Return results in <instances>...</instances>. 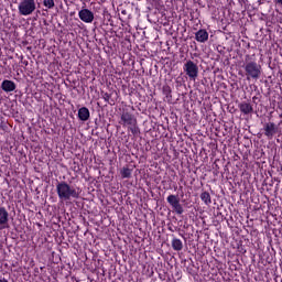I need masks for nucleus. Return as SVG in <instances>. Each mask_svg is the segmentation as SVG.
Here are the masks:
<instances>
[{
  "mask_svg": "<svg viewBox=\"0 0 282 282\" xmlns=\"http://www.w3.org/2000/svg\"><path fill=\"white\" fill-rule=\"evenodd\" d=\"M78 17L80 21H84V23H93L94 22V12H91L88 9H82L78 12Z\"/></svg>",
  "mask_w": 282,
  "mask_h": 282,
  "instance_id": "5",
  "label": "nucleus"
},
{
  "mask_svg": "<svg viewBox=\"0 0 282 282\" xmlns=\"http://www.w3.org/2000/svg\"><path fill=\"white\" fill-rule=\"evenodd\" d=\"M239 109H240L241 113H245V116H248V113H252V111H253L252 105H250L248 102H241L239 105Z\"/></svg>",
  "mask_w": 282,
  "mask_h": 282,
  "instance_id": "11",
  "label": "nucleus"
},
{
  "mask_svg": "<svg viewBox=\"0 0 282 282\" xmlns=\"http://www.w3.org/2000/svg\"><path fill=\"white\" fill-rule=\"evenodd\" d=\"M189 78H197V72H187Z\"/></svg>",
  "mask_w": 282,
  "mask_h": 282,
  "instance_id": "20",
  "label": "nucleus"
},
{
  "mask_svg": "<svg viewBox=\"0 0 282 282\" xmlns=\"http://www.w3.org/2000/svg\"><path fill=\"white\" fill-rule=\"evenodd\" d=\"M121 177L123 178L131 177V170L128 167H123L121 170Z\"/></svg>",
  "mask_w": 282,
  "mask_h": 282,
  "instance_id": "17",
  "label": "nucleus"
},
{
  "mask_svg": "<svg viewBox=\"0 0 282 282\" xmlns=\"http://www.w3.org/2000/svg\"><path fill=\"white\" fill-rule=\"evenodd\" d=\"M3 91L10 93V91H14V89H17V85L14 84V82L12 80H3L2 85H1Z\"/></svg>",
  "mask_w": 282,
  "mask_h": 282,
  "instance_id": "8",
  "label": "nucleus"
},
{
  "mask_svg": "<svg viewBox=\"0 0 282 282\" xmlns=\"http://www.w3.org/2000/svg\"><path fill=\"white\" fill-rule=\"evenodd\" d=\"M264 135L268 137L269 140H272V138H274V135H276V124H274V122H269L264 124Z\"/></svg>",
  "mask_w": 282,
  "mask_h": 282,
  "instance_id": "7",
  "label": "nucleus"
},
{
  "mask_svg": "<svg viewBox=\"0 0 282 282\" xmlns=\"http://www.w3.org/2000/svg\"><path fill=\"white\" fill-rule=\"evenodd\" d=\"M172 248L173 250L180 251L182 250V248H184V243H182V241L177 238H174L172 240Z\"/></svg>",
  "mask_w": 282,
  "mask_h": 282,
  "instance_id": "13",
  "label": "nucleus"
},
{
  "mask_svg": "<svg viewBox=\"0 0 282 282\" xmlns=\"http://www.w3.org/2000/svg\"><path fill=\"white\" fill-rule=\"evenodd\" d=\"M56 193L61 202L80 198V187H72L67 182H59L56 185Z\"/></svg>",
  "mask_w": 282,
  "mask_h": 282,
  "instance_id": "1",
  "label": "nucleus"
},
{
  "mask_svg": "<svg viewBox=\"0 0 282 282\" xmlns=\"http://www.w3.org/2000/svg\"><path fill=\"white\" fill-rule=\"evenodd\" d=\"M200 199H202V202H204V204H206L207 206L213 203V200L210 199V194H209L208 192L202 193V194H200Z\"/></svg>",
  "mask_w": 282,
  "mask_h": 282,
  "instance_id": "14",
  "label": "nucleus"
},
{
  "mask_svg": "<svg viewBox=\"0 0 282 282\" xmlns=\"http://www.w3.org/2000/svg\"><path fill=\"white\" fill-rule=\"evenodd\" d=\"M36 10V2L34 0H22L19 4V12L22 17H29Z\"/></svg>",
  "mask_w": 282,
  "mask_h": 282,
  "instance_id": "2",
  "label": "nucleus"
},
{
  "mask_svg": "<svg viewBox=\"0 0 282 282\" xmlns=\"http://www.w3.org/2000/svg\"><path fill=\"white\" fill-rule=\"evenodd\" d=\"M44 6L48 9L54 8V0H44Z\"/></svg>",
  "mask_w": 282,
  "mask_h": 282,
  "instance_id": "19",
  "label": "nucleus"
},
{
  "mask_svg": "<svg viewBox=\"0 0 282 282\" xmlns=\"http://www.w3.org/2000/svg\"><path fill=\"white\" fill-rule=\"evenodd\" d=\"M0 282H8V280H6V279H1V280H0Z\"/></svg>",
  "mask_w": 282,
  "mask_h": 282,
  "instance_id": "23",
  "label": "nucleus"
},
{
  "mask_svg": "<svg viewBox=\"0 0 282 282\" xmlns=\"http://www.w3.org/2000/svg\"><path fill=\"white\" fill-rule=\"evenodd\" d=\"M167 204L172 206L173 210L176 215H182L184 213V207H182V204H180V197L175 195L167 196Z\"/></svg>",
  "mask_w": 282,
  "mask_h": 282,
  "instance_id": "3",
  "label": "nucleus"
},
{
  "mask_svg": "<svg viewBox=\"0 0 282 282\" xmlns=\"http://www.w3.org/2000/svg\"><path fill=\"white\" fill-rule=\"evenodd\" d=\"M250 74V76L252 77V78H259V73L258 72H251V73H249Z\"/></svg>",
  "mask_w": 282,
  "mask_h": 282,
  "instance_id": "21",
  "label": "nucleus"
},
{
  "mask_svg": "<svg viewBox=\"0 0 282 282\" xmlns=\"http://www.w3.org/2000/svg\"><path fill=\"white\" fill-rule=\"evenodd\" d=\"M162 91H163V96H165L166 100L171 101V98H173L171 96V93H172L171 87L170 86H163Z\"/></svg>",
  "mask_w": 282,
  "mask_h": 282,
  "instance_id": "15",
  "label": "nucleus"
},
{
  "mask_svg": "<svg viewBox=\"0 0 282 282\" xmlns=\"http://www.w3.org/2000/svg\"><path fill=\"white\" fill-rule=\"evenodd\" d=\"M196 41H198V43H206V41H208V32L206 30H199L196 33Z\"/></svg>",
  "mask_w": 282,
  "mask_h": 282,
  "instance_id": "10",
  "label": "nucleus"
},
{
  "mask_svg": "<svg viewBox=\"0 0 282 282\" xmlns=\"http://www.w3.org/2000/svg\"><path fill=\"white\" fill-rule=\"evenodd\" d=\"M131 133H133V135H138V133H140V129H138V126L134 124V126H128Z\"/></svg>",
  "mask_w": 282,
  "mask_h": 282,
  "instance_id": "18",
  "label": "nucleus"
},
{
  "mask_svg": "<svg viewBox=\"0 0 282 282\" xmlns=\"http://www.w3.org/2000/svg\"><path fill=\"white\" fill-rule=\"evenodd\" d=\"M105 96H106L107 99H109V95L108 94H106Z\"/></svg>",
  "mask_w": 282,
  "mask_h": 282,
  "instance_id": "24",
  "label": "nucleus"
},
{
  "mask_svg": "<svg viewBox=\"0 0 282 282\" xmlns=\"http://www.w3.org/2000/svg\"><path fill=\"white\" fill-rule=\"evenodd\" d=\"M89 109L87 107H82L78 110V118L79 120H82L83 122H87V120H89Z\"/></svg>",
  "mask_w": 282,
  "mask_h": 282,
  "instance_id": "9",
  "label": "nucleus"
},
{
  "mask_svg": "<svg viewBox=\"0 0 282 282\" xmlns=\"http://www.w3.org/2000/svg\"><path fill=\"white\" fill-rule=\"evenodd\" d=\"M276 3H280L282 6V0H275Z\"/></svg>",
  "mask_w": 282,
  "mask_h": 282,
  "instance_id": "22",
  "label": "nucleus"
},
{
  "mask_svg": "<svg viewBox=\"0 0 282 282\" xmlns=\"http://www.w3.org/2000/svg\"><path fill=\"white\" fill-rule=\"evenodd\" d=\"M185 72H199V67L193 62H187L185 64Z\"/></svg>",
  "mask_w": 282,
  "mask_h": 282,
  "instance_id": "12",
  "label": "nucleus"
},
{
  "mask_svg": "<svg viewBox=\"0 0 282 282\" xmlns=\"http://www.w3.org/2000/svg\"><path fill=\"white\" fill-rule=\"evenodd\" d=\"M121 124H123V127H135V124H138V120L133 115L123 112L121 115Z\"/></svg>",
  "mask_w": 282,
  "mask_h": 282,
  "instance_id": "4",
  "label": "nucleus"
},
{
  "mask_svg": "<svg viewBox=\"0 0 282 282\" xmlns=\"http://www.w3.org/2000/svg\"><path fill=\"white\" fill-rule=\"evenodd\" d=\"M247 72H259V65L254 62L249 63L247 65Z\"/></svg>",
  "mask_w": 282,
  "mask_h": 282,
  "instance_id": "16",
  "label": "nucleus"
},
{
  "mask_svg": "<svg viewBox=\"0 0 282 282\" xmlns=\"http://www.w3.org/2000/svg\"><path fill=\"white\" fill-rule=\"evenodd\" d=\"M10 214L6 209V207H0V230H6L8 228Z\"/></svg>",
  "mask_w": 282,
  "mask_h": 282,
  "instance_id": "6",
  "label": "nucleus"
}]
</instances>
